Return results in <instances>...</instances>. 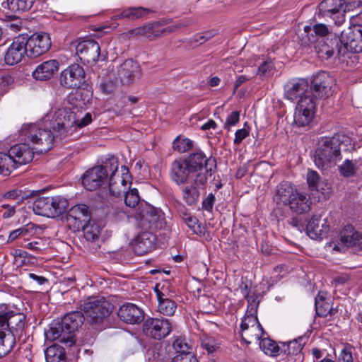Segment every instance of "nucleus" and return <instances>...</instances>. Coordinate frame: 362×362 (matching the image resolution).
<instances>
[{
    "instance_id": "nucleus-1",
    "label": "nucleus",
    "mask_w": 362,
    "mask_h": 362,
    "mask_svg": "<svg viewBox=\"0 0 362 362\" xmlns=\"http://www.w3.org/2000/svg\"><path fill=\"white\" fill-rule=\"evenodd\" d=\"M25 315L9 310L0 305V358L8 354L15 346L16 340H25Z\"/></svg>"
},
{
    "instance_id": "nucleus-2",
    "label": "nucleus",
    "mask_w": 362,
    "mask_h": 362,
    "mask_svg": "<svg viewBox=\"0 0 362 362\" xmlns=\"http://www.w3.org/2000/svg\"><path fill=\"white\" fill-rule=\"evenodd\" d=\"M351 139L344 134L337 133L332 137L322 138L315 150V163L322 171L327 170L337 165L341 159L340 146H348Z\"/></svg>"
},
{
    "instance_id": "nucleus-3",
    "label": "nucleus",
    "mask_w": 362,
    "mask_h": 362,
    "mask_svg": "<svg viewBox=\"0 0 362 362\" xmlns=\"http://www.w3.org/2000/svg\"><path fill=\"white\" fill-rule=\"evenodd\" d=\"M82 181H130L132 175L129 168L122 165L119 168L118 159L110 156L100 165L87 170L81 176Z\"/></svg>"
},
{
    "instance_id": "nucleus-4",
    "label": "nucleus",
    "mask_w": 362,
    "mask_h": 362,
    "mask_svg": "<svg viewBox=\"0 0 362 362\" xmlns=\"http://www.w3.org/2000/svg\"><path fill=\"white\" fill-rule=\"evenodd\" d=\"M83 322L84 316L79 311L71 312L62 319L54 320L47 332V339L55 340L61 338V341L71 346L75 343L72 334L83 325Z\"/></svg>"
},
{
    "instance_id": "nucleus-5",
    "label": "nucleus",
    "mask_w": 362,
    "mask_h": 362,
    "mask_svg": "<svg viewBox=\"0 0 362 362\" xmlns=\"http://www.w3.org/2000/svg\"><path fill=\"white\" fill-rule=\"evenodd\" d=\"M2 167L6 169V175L18 167L30 162L33 158V149L27 144H19L10 148L8 153L0 152Z\"/></svg>"
},
{
    "instance_id": "nucleus-6",
    "label": "nucleus",
    "mask_w": 362,
    "mask_h": 362,
    "mask_svg": "<svg viewBox=\"0 0 362 362\" xmlns=\"http://www.w3.org/2000/svg\"><path fill=\"white\" fill-rule=\"evenodd\" d=\"M190 168L195 172L194 181H214L215 177L213 174L216 168V160L214 158H206L203 153H192L187 159H185Z\"/></svg>"
},
{
    "instance_id": "nucleus-7",
    "label": "nucleus",
    "mask_w": 362,
    "mask_h": 362,
    "mask_svg": "<svg viewBox=\"0 0 362 362\" xmlns=\"http://www.w3.org/2000/svg\"><path fill=\"white\" fill-rule=\"evenodd\" d=\"M81 307L90 323L99 324L112 313L113 305L104 298L90 296L83 300Z\"/></svg>"
},
{
    "instance_id": "nucleus-8",
    "label": "nucleus",
    "mask_w": 362,
    "mask_h": 362,
    "mask_svg": "<svg viewBox=\"0 0 362 362\" xmlns=\"http://www.w3.org/2000/svg\"><path fill=\"white\" fill-rule=\"evenodd\" d=\"M340 47L338 48V58L344 62L349 53L362 52V25H356L341 32Z\"/></svg>"
},
{
    "instance_id": "nucleus-9",
    "label": "nucleus",
    "mask_w": 362,
    "mask_h": 362,
    "mask_svg": "<svg viewBox=\"0 0 362 362\" xmlns=\"http://www.w3.org/2000/svg\"><path fill=\"white\" fill-rule=\"evenodd\" d=\"M138 226L144 230L153 231L164 226L163 214L160 210L152 206H146L140 209L136 215Z\"/></svg>"
},
{
    "instance_id": "nucleus-10",
    "label": "nucleus",
    "mask_w": 362,
    "mask_h": 362,
    "mask_svg": "<svg viewBox=\"0 0 362 362\" xmlns=\"http://www.w3.org/2000/svg\"><path fill=\"white\" fill-rule=\"evenodd\" d=\"M172 331V323L164 317H148L143 324V332L152 339L160 340L165 338Z\"/></svg>"
},
{
    "instance_id": "nucleus-11",
    "label": "nucleus",
    "mask_w": 362,
    "mask_h": 362,
    "mask_svg": "<svg viewBox=\"0 0 362 362\" xmlns=\"http://www.w3.org/2000/svg\"><path fill=\"white\" fill-rule=\"evenodd\" d=\"M349 8L344 0H324L319 5V12L322 17L330 18L340 25L344 21V13Z\"/></svg>"
},
{
    "instance_id": "nucleus-12",
    "label": "nucleus",
    "mask_w": 362,
    "mask_h": 362,
    "mask_svg": "<svg viewBox=\"0 0 362 362\" xmlns=\"http://www.w3.org/2000/svg\"><path fill=\"white\" fill-rule=\"evenodd\" d=\"M68 227L73 231H79L90 220V211L86 204L72 206L66 216Z\"/></svg>"
},
{
    "instance_id": "nucleus-13",
    "label": "nucleus",
    "mask_w": 362,
    "mask_h": 362,
    "mask_svg": "<svg viewBox=\"0 0 362 362\" xmlns=\"http://www.w3.org/2000/svg\"><path fill=\"white\" fill-rule=\"evenodd\" d=\"M86 73L78 64H73L60 74V83L66 88H80L85 83Z\"/></svg>"
},
{
    "instance_id": "nucleus-14",
    "label": "nucleus",
    "mask_w": 362,
    "mask_h": 362,
    "mask_svg": "<svg viewBox=\"0 0 362 362\" xmlns=\"http://www.w3.org/2000/svg\"><path fill=\"white\" fill-rule=\"evenodd\" d=\"M334 84V78L327 72L321 71L314 76L311 90L315 98L325 99L332 95Z\"/></svg>"
},
{
    "instance_id": "nucleus-15",
    "label": "nucleus",
    "mask_w": 362,
    "mask_h": 362,
    "mask_svg": "<svg viewBox=\"0 0 362 362\" xmlns=\"http://www.w3.org/2000/svg\"><path fill=\"white\" fill-rule=\"evenodd\" d=\"M76 52L83 64H92L99 58L100 47L94 40L87 39L78 43Z\"/></svg>"
},
{
    "instance_id": "nucleus-16",
    "label": "nucleus",
    "mask_w": 362,
    "mask_h": 362,
    "mask_svg": "<svg viewBox=\"0 0 362 362\" xmlns=\"http://www.w3.org/2000/svg\"><path fill=\"white\" fill-rule=\"evenodd\" d=\"M24 42L22 35L14 38L4 56L6 64L11 66L17 64L22 61L25 54L28 55V50Z\"/></svg>"
},
{
    "instance_id": "nucleus-17",
    "label": "nucleus",
    "mask_w": 362,
    "mask_h": 362,
    "mask_svg": "<svg viewBox=\"0 0 362 362\" xmlns=\"http://www.w3.org/2000/svg\"><path fill=\"white\" fill-rule=\"evenodd\" d=\"M340 242L342 247L335 244L333 250L341 252L344 247H355L357 250H362V233L354 230L351 225L344 226L341 231Z\"/></svg>"
},
{
    "instance_id": "nucleus-18",
    "label": "nucleus",
    "mask_w": 362,
    "mask_h": 362,
    "mask_svg": "<svg viewBox=\"0 0 362 362\" xmlns=\"http://www.w3.org/2000/svg\"><path fill=\"white\" fill-rule=\"evenodd\" d=\"M24 38V43L28 50V57L37 58L45 53V41L44 40L45 33L36 32L30 36L22 35Z\"/></svg>"
},
{
    "instance_id": "nucleus-19",
    "label": "nucleus",
    "mask_w": 362,
    "mask_h": 362,
    "mask_svg": "<svg viewBox=\"0 0 362 362\" xmlns=\"http://www.w3.org/2000/svg\"><path fill=\"white\" fill-rule=\"evenodd\" d=\"M117 76L122 84H131L140 78V66L133 59H127L118 67Z\"/></svg>"
},
{
    "instance_id": "nucleus-20",
    "label": "nucleus",
    "mask_w": 362,
    "mask_h": 362,
    "mask_svg": "<svg viewBox=\"0 0 362 362\" xmlns=\"http://www.w3.org/2000/svg\"><path fill=\"white\" fill-rule=\"evenodd\" d=\"M307 339V337L302 336L283 344L281 351L286 354V362H303L304 356L302 349Z\"/></svg>"
},
{
    "instance_id": "nucleus-21",
    "label": "nucleus",
    "mask_w": 362,
    "mask_h": 362,
    "mask_svg": "<svg viewBox=\"0 0 362 362\" xmlns=\"http://www.w3.org/2000/svg\"><path fill=\"white\" fill-rule=\"evenodd\" d=\"M156 240V235L152 231L141 232L132 242L133 250L138 255H146L155 248Z\"/></svg>"
},
{
    "instance_id": "nucleus-22",
    "label": "nucleus",
    "mask_w": 362,
    "mask_h": 362,
    "mask_svg": "<svg viewBox=\"0 0 362 362\" xmlns=\"http://www.w3.org/2000/svg\"><path fill=\"white\" fill-rule=\"evenodd\" d=\"M110 193L115 196L119 197L124 194L125 204L129 207H135L139 202V192L136 189H132L126 192L128 182H107Z\"/></svg>"
},
{
    "instance_id": "nucleus-23",
    "label": "nucleus",
    "mask_w": 362,
    "mask_h": 362,
    "mask_svg": "<svg viewBox=\"0 0 362 362\" xmlns=\"http://www.w3.org/2000/svg\"><path fill=\"white\" fill-rule=\"evenodd\" d=\"M340 47V39L334 35L333 37L321 38L318 40L315 45V50L319 58L328 59L331 58Z\"/></svg>"
},
{
    "instance_id": "nucleus-24",
    "label": "nucleus",
    "mask_w": 362,
    "mask_h": 362,
    "mask_svg": "<svg viewBox=\"0 0 362 362\" xmlns=\"http://www.w3.org/2000/svg\"><path fill=\"white\" fill-rule=\"evenodd\" d=\"M185 26H187V24L179 23L160 30H156L153 25L148 24L132 29L129 31V34L130 36H143L149 40H153L155 38L162 36V35L165 32L170 33L181 27Z\"/></svg>"
},
{
    "instance_id": "nucleus-25",
    "label": "nucleus",
    "mask_w": 362,
    "mask_h": 362,
    "mask_svg": "<svg viewBox=\"0 0 362 362\" xmlns=\"http://www.w3.org/2000/svg\"><path fill=\"white\" fill-rule=\"evenodd\" d=\"M118 317L123 322L131 325L139 324L143 321L144 313L137 305L127 303L123 304L117 311Z\"/></svg>"
},
{
    "instance_id": "nucleus-26",
    "label": "nucleus",
    "mask_w": 362,
    "mask_h": 362,
    "mask_svg": "<svg viewBox=\"0 0 362 362\" xmlns=\"http://www.w3.org/2000/svg\"><path fill=\"white\" fill-rule=\"evenodd\" d=\"M308 88L309 84L304 78L291 79L284 86L285 98L293 101L308 91Z\"/></svg>"
},
{
    "instance_id": "nucleus-27",
    "label": "nucleus",
    "mask_w": 362,
    "mask_h": 362,
    "mask_svg": "<svg viewBox=\"0 0 362 362\" xmlns=\"http://www.w3.org/2000/svg\"><path fill=\"white\" fill-rule=\"evenodd\" d=\"M194 170L190 168L189 164L184 160H175L172 165L171 176L174 181H186L187 179L194 181Z\"/></svg>"
},
{
    "instance_id": "nucleus-28",
    "label": "nucleus",
    "mask_w": 362,
    "mask_h": 362,
    "mask_svg": "<svg viewBox=\"0 0 362 362\" xmlns=\"http://www.w3.org/2000/svg\"><path fill=\"white\" fill-rule=\"evenodd\" d=\"M310 198L312 197H308L306 194L297 189L288 202L290 209L298 214L308 213L311 209Z\"/></svg>"
},
{
    "instance_id": "nucleus-29",
    "label": "nucleus",
    "mask_w": 362,
    "mask_h": 362,
    "mask_svg": "<svg viewBox=\"0 0 362 362\" xmlns=\"http://www.w3.org/2000/svg\"><path fill=\"white\" fill-rule=\"evenodd\" d=\"M47 218H55L62 215L66 210L69 203L66 199L61 196L52 197L50 199L47 197Z\"/></svg>"
},
{
    "instance_id": "nucleus-30",
    "label": "nucleus",
    "mask_w": 362,
    "mask_h": 362,
    "mask_svg": "<svg viewBox=\"0 0 362 362\" xmlns=\"http://www.w3.org/2000/svg\"><path fill=\"white\" fill-rule=\"evenodd\" d=\"M320 218L313 216L306 226V233L312 239H322L328 231V226L325 219L321 223Z\"/></svg>"
},
{
    "instance_id": "nucleus-31",
    "label": "nucleus",
    "mask_w": 362,
    "mask_h": 362,
    "mask_svg": "<svg viewBox=\"0 0 362 362\" xmlns=\"http://www.w3.org/2000/svg\"><path fill=\"white\" fill-rule=\"evenodd\" d=\"M310 197L320 202L328 199L332 193V182H308Z\"/></svg>"
},
{
    "instance_id": "nucleus-32",
    "label": "nucleus",
    "mask_w": 362,
    "mask_h": 362,
    "mask_svg": "<svg viewBox=\"0 0 362 362\" xmlns=\"http://www.w3.org/2000/svg\"><path fill=\"white\" fill-rule=\"evenodd\" d=\"M154 290L158 301V311L163 315H173L177 309V303L172 299L168 298L163 291H160L158 289V285L156 286Z\"/></svg>"
},
{
    "instance_id": "nucleus-33",
    "label": "nucleus",
    "mask_w": 362,
    "mask_h": 362,
    "mask_svg": "<svg viewBox=\"0 0 362 362\" xmlns=\"http://www.w3.org/2000/svg\"><path fill=\"white\" fill-rule=\"evenodd\" d=\"M92 98V93L87 89L76 88L68 96L69 103L75 108H83Z\"/></svg>"
},
{
    "instance_id": "nucleus-34",
    "label": "nucleus",
    "mask_w": 362,
    "mask_h": 362,
    "mask_svg": "<svg viewBox=\"0 0 362 362\" xmlns=\"http://www.w3.org/2000/svg\"><path fill=\"white\" fill-rule=\"evenodd\" d=\"M316 313L320 317H327V315H334L337 312V309L330 307L328 302L325 301V296L319 293L315 298Z\"/></svg>"
},
{
    "instance_id": "nucleus-35",
    "label": "nucleus",
    "mask_w": 362,
    "mask_h": 362,
    "mask_svg": "<svg viewBox=\"0 0 362 362\" xmlns=\"http://www.w3.org/2000/svg\"><path fill=\"white\" fill-rule=\"evenodd\" d=\"M296 191L291 182H280L276 188V197L282 202H288Z\"/></svg>"
},
{
    "instance_id": "nucleus-36",
    "label": "nucleus",
    "mask_w": 362,
    "mask_h": 362,
    "mask_svg": "<svg viewBox=\"0 0 362 362\" xmlns=\"http://www.w3.org/2000/svg\"><path fill=\"white\" fill-rule=\"evenodd\" d=\"M65 349L53 344L47 347V362H66Z\"/></svg>"
},
{
    "instance_id": "nucleus-37",
    "label": "nucleus",
    "mask_w": 362,
    "mask_h": 362,
    "mask_svg": "<svg viewBox=\"0 0 362 362\" xmlns=\"http://www.w3.org/2000/svg\"><path fill=\"white\" fill-rule=\"evenodd\" d=\"M21 134L26 137L25 139L31 141L33 144L42 142V139L40 137L42 135L41 128L35 124L23 127L21 129Z\"/></svg>"
},
{
    "instance_id": "nucleus-38",
    "label": "nucleus",
    "mask_w": 362,
    "mask_h": 362,
    "mask_svg": "<svg viewBox=\"0 0 362 362\" xmlns=\"http://www.w3.org/2000/svg\"><path fill=\"white\" fill-rule=\"evenodd\" d=\"M35 0H7L8 8L13 13H21L29 11Z\"/></svg>"
},
{
    "instance_id": "nucleus-39",
    "label": "nucleus",
    "mask_w": 362,
    "mask_h": 362,
    "mask_svg": "<svg viewBox=\"0 0 362 362\" xmlns=\"http://www.w3.org/2000/svg\"><path fill=\"white\" fill-rule=\"evenodd\" d=\"M315 99L312 90H310L300 98L296 108L314 112L316 105Z\"/></svg>"
},
{
    "instance_id": "nucleus-40",
    "label": "nucleus",
    "mask_w": 362,
    "mask_h": 362,
    "mask_svg": "<svg viewBox=\"0 0 362 362\" xmlns=\"http://www.w3.org/2000/svg\"><path fill=\"white\" fill-rule=\"evenodd\" d=\"M259 346L267 355L276 356L280 354L279 346L274 341L269 338L262 339L259 342Z\"/></svg>"
},
{
    "instance_id": "nucleus-41",
    "label": "nucleus",
    "mask_w": 362,
    "mask_h": 362,
    "mask_svg": "<svg viewBox=\"0 0 362 362\" xmlns=\"http://www.w3.org/2000/svg\"><path fill=\"white\" fill-rule=\"evenodd\" d=\"M241 331L242 338L247 344H250L252 339H260L263 334L262 325L255 326L247 329H241Z\"/></svg>"
},
{
    "instance_id": "nucleus-42",
    "label": "nucleus",
    "mask_w": 362,
    "mask_h": 362,
    "mask_svg": "<svg viewBox=\"0 0 362 362\" xmlns=\"http://www.w3.org/2000/svg\"><path fill=\"white\" fill-rule=\"evenodd\" d=\"M314 112L296 108L294 122L299 127H304L310 123L313 118Z\"/></svg>"
},
{
    "instance_id": "nucleus-43",
    "label": "nucleus",
    "mask_w": 362,
    "mask_h": 362,
    "mask_svg": "<svg viewBox=\"0 0 362 362\" xmlns=\"http://www.w3.org/2000/svg\"><path fill=\"white\" fill-rule=\"evenodd\" d=\"M69 110L59 108L57 109L52 115V119L54 121L52 125V128L62 129L66 125V120Z\"/></svg>"
},
{
    "instance_id": "nucleus-44",
    "label": "nucleus",
    "mask_w": 362,
    "mask_h": 362,
    "mask_svg": "<svg viewBox=\"0 0 362 362\" xmlns=\"http://www.w3.org/2000/svg\"><path fill=\"white\" fill-rule=\"evenodd\" d=\"M193 148V141L187 138L177 136L173 141V148L179 153H185Z\"/></svg>"
},
{
    "instance_id": "nucleus-45",
    "label": "nucleus",
    "mask_w": 362,
    "mask_h": 362,
    "mask_svg": "<svg viewBox=\"0 0 362 362\" xmlns=\"http://www.w3.org/2000/svg\"><path fill=\"white\" fill-rule=\"evenodd\" d=\"M81 230H83L84 237L88 241H93L98 238L100 233V226L90 221Z\"/></svg>"
},
{
    "instance_id": "nucleus-46",
    "label": "nucleus",
    "mask_w": 362,
    "mask_h": 362,
    "mask_svg": "<svg viewBox=\"0 0 362 362\" xmlns=\"http://www.w3.org/2000/svg\"><path fill=\"white\" fill-rule=\"evenodd\" d=\"M199 192L197 187L191 184L183 189V197L189 205L194 204L199 199Z\"/></svg>"
},
{
    "instance_id": "nucleus-47",
    "label": "nucleus",
    "mask_w": 362,
    "mask_h": 362,
    "mask_svg": "<svg viewBox=\"0 0 362 362\" xmlns=\"http://www.w3.org/2000/svg\"><path fill=\"white\" fill-rule=\"evenodd\" d=\"M149 12V10L143 7H131L124 10L122 16L134 20L139 18Z\"/></svg>"
},
{
    "instance_id": "nucleus-48",
    "label": "nucleus",
    "mask_w": 362,
    "mask_h": 362,
    "mask_svg": "<svg viewBox=\"0 0 362 362\" xmlns=\"http://www.w3.org/2000/svg\"><path fill=\"white\" fill-rule=\"evenodd\" d=\"M215 34L216 33L214 30H209L204 33H198L189 40V43L192 46L194 47L201 45L211 39Z\"/></svg>"
},
{
    "instance_id": "nucleus-49",
    "label": "nucleus",
    "mask_w": 362,
    "mask_h": 362,
    "mask_svg": "<svg viewBox=\"0 0 362 362\" xmlns=\"http://www.w3.org/2000/svg\"><path fill=\"white\" fill-rule=\"evenodd\" d=\"M182 218L187 226L192 229L194 233L201 235L204 233V228L198 224V219L196 217L185 214Z\"/></svg>"
},
{
    "instance_id": "nucleus-50",
    "label": "nucleus",
    "mask_w": 362,
    "mask_h": 362,
    "mask_svg": "<svg viewBox=\"0 0 362 362\" xmlns=\"http://www.w3.org/2000/svg\"><path fill=\"white\" fill-rule=\"evenodd\" d=\"M173 348L176 354H187L192 353L191 346L187 343L186 339L182 337L176 339L173 342Z\"/></svg>"
},
{
    "instance_id": "nucleus-51",
    "label": "nucleus",
    "mask_w": 362,
    "mask_h": 362,
    "mask_svg": "<svg viewBox=\"0 0 362 362\" xmlns=\"http://www.w3.org/2000/svg\"><path fill=\"white\" fill-rule=\"evenodd\" d=\"M356 162L346 159L344 163L339 166V172L345 177L354 175L356 171Z\"/></svg>"
},
{
    "instance_id": "nucleus-52",
    "label": "nucleus",
    "mask_w": 362,
    "mask_h": 362,
    "mask_svg": "<svg viewBox=\"0 0 362 362\" xmlns=\"http://www.w3.org/2000/svg\"><path fill=\"white\" fill-rule=\"evenodd\" d=\"M12 255L14 258V264L17 267H22L25 265L29 261L28 257V252L23 250L15 249L13 250Z\"/></svg>"
},
{
    "instance_id": "nucleus-53",
    "label": "nucleus",
    "mask_w": 362,
    "mask_h": 362,
    "mask_svg": "<svg viewBox=\"0 0 362 362\" xmlns=\"http://www.w3.org/2000/svg\"><path fill=\"white\" fill-rule=\"evenodd\" d=\"M354 347L349 344L344 346L339 356V362H353Z\"/></svg>"
},
{
    "instance_id": "nucleus-54",
    "label": "nucleus",
    "mask_w": 362,
    "mask_h": 362,
    "mask_svg": "<svg viewBox=\"0 0 362 362\" xmlns=\"http://www.w3.org/2000/svg\"><path fill=\"white\" fill-rule=\"evenodd\" d=\"M201 346L206 349L209 354H212L217 350L218 345L214 338L204 337L202 339Z\"/></svg>"
},
{
    "instance_id": "nucleus-55",
    "label": "nucleus",
    "mask_w": 362,
    "mask_h": 362,
    "mask_svg": "<svg viewBox=\"0 0 362 362\" xmlns=\"http://www.w3.org/2000/svg\"><path fill=\"white\" fill-rule=\"evenodd\" d=\"M261 325L258 321L257 315H250L245 314V317L242 320L240 327L241 329H247L255 326Z\"/></svg>"
},
{
    "instance_id": "nucleus-56",
    "label": "nucleus",
    "mask_w": 362,
    "mask_h": 362,
    "mask_svg": "<svg viewBox=\"0 0 362 362\" xmlns=\"http://www.w3.org/2000/svg\"><path fill=\"white\" fill-rule=\"evenodd\" d=\"M246 299L248 303L246 314L250 315H257V308L259 303V300H258L257 296L252 295L251 296L247 298Z\"/></svg>"
},
{
    "instance_id": "nucleus-57",
    "label": "nucleus",
    "mask_w": 362,
    "mask_h": 362,
    "mask_svg": "<svg viewBox=\"0 0 362 362\" xmlns=\"http://www.w3.org/2000/svg\"><path fill=\"white\" fill-rule=\"evenodd\" d=\"M8 21H6V27L11 30L17 32L19 31L23 27V22L20 18L16 16H8Z\"/></svg>"
},
{
    "instance_id": "nucleus-58",
    "label": "nucleus",
    "mask_w": 362,
    "mask_h": 362,
    "mask_svg": "<svg viewBox=\"0 0 362 362\" xmlns=\"http://www.w3.org/2000/svg\"><path fill=\"white\" fill-rule=\"evenodd\" d=\"M33 210L36 215L45 216V198H37L33 204Z\"/></svg>"
},
{
    "instance_id": "nucleus-59",
    "label": "nucleus",
    "mask_w": 362,
    "mask_h": 362,
    "mask_svg": "<svg viewBox=\"0 0 362 362\" xmlns=\"http://www.w3.org/2000/svg\"><path fill=\"white\" fill-rule=\"evenodd\" d=\"M313 30L316 35L321 38L333 37L335 35H332L329 33L327 26L322 23H317L313 26Z\"/></svg>"
},
{
    "instance_id": "nucleus-60",
    "label": "nucleus",
    "mask_w": 362,
    "mask_h": 362,
    "mask_svg": "<svg viewBox=\"0 0 362 362\" xmlns=\"http://www.w3.org/2000/svg\"><path fill=\"white\" fill-rule=\"evenodd\" d=\"M29 197L30 194H26L21 189L10 190L4 194V198L11 199H20L21 200H24Z\"/></svg>"
},
{
    "instance_id": "nucleus-61",
    "label": "nucleus",
    "mask_w": 362,
    "mask_h": 362,
    "mask_svg": "<svg viewBox=\"0 0 362 362\" xmlns=\"http://www.w3.org/2000/svg\"><path fill=\"white\" fill-rule=\"evenodd\" d=\"M33 78L36 81H45V62L39 64L32 73Z\"/></svg>"
},
{
    "instance_id": "nucleus-62",
    "label": "nucleus",
    "mask_w": 362,
    "mask_h": 362,
    "mask_svg": "<svg viewBox=\"0 0 362 362\" xmlns=\"http://www.w3.org/2000/svg\"><path fill=\"white\" fill-rule=\"evenodd\" d=\"M59 66V63L55 59L47 61V80L58 71Z\"/></svg>"
},
{
    "instance_id": "nucleus-63",
    "label": "nucleus",
    "mask_w": 362,
    "mask_h": 362,
    "mask_svg": "<svg viewBox=\"0 0 362 362\" xmlns=\"http://www.w3.org/2000/svg\"><path fill=\"white\" fill-rule=\"evenodd\" d=\"M240 120V112L233 111L227 117L224 124L226 129H230V127L235 125Z\"/></svg>"
},
{
    "instance_id": "nucleus-64",
    "label": "nucleus",
    "mask_w": 362,
    "mask_h": 362,
    "mask_svg": "<svg viewBox=\"0 0 362 362\" xmlns=\"http://www.w3.org/2000/svg\"><path fill=\"white\" fill-rule=\"evenodd\" d=\"M173 362H198L197 358L192 354H176L173 358Z\"/></svg>"
}]
</instances>
